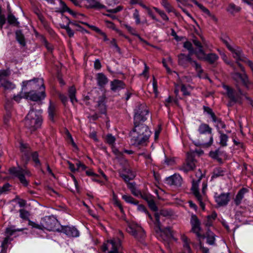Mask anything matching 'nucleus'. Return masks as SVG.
<instances>
[{"label":"nucleus","instance_id":"6e6552de","mask_svg":"<svg viewBox=\"0 0 253 253\" xmlns=\"http://www.w3.org/2000/svg\"><path fill=\"white\" fill-rule=\"evenodd\" d=\"M190 224L191 225L190 232L196 234L199 244L201 245V240L205 239V235L201 233V222L196 215L192 214L191 215Z\"/></svg>","mask_w":253,"mask_h":253},{"label":"nucleus","instance_id":"4468645a","mask_svg":"<svg viewBox=\"0 0 253 253\" xmlns=\"http://www.w3.org/2000/svg\"><path fill=\"white\" fill-rule=\"evenodd\" d=\"M196 162L194 153L192 152L187 153L186 163L181 166L180 169L187 173L189 171L194 169L196 167Z\"/></svg>","mask_w":253,"mask_h":253},{"label":"nucleus","instance_id":"f3484780","mask_svg":"<svg viewBox=\"0 0 253 253\" xmlns=\"http://www.w3.org/2000/svg\"><path fill=\"white\" fill-rule=\"evenodd\" d=\"M178 59L179 65L185 68L188 66V63H190L191 65H193V61H195L192 60L191 54L186 55L183 53H180L178 55Z\"/></svg>","mask_w":253,"mask_h":253},{"label":"nucleus","instance_id":"6ab92c4d","mask_svg":"<svg viewBox=\"0 0 253 253\" xmlns=\"http://www.w3.org/2000/svg\"><path fill=\"white\" fill-rule=\"evenodd\" d=\"M84 1V7L87 8H105L104 5L101 4L97 0H83Z\"/></svg>","mask_w":253,"mask_h":253},{"label":"nucleus","instance_id":"9b49d317","mask_svg":"<svg viewBox=\"0 0 253 253\" xmlns=\"http://www.w3.org/2000/svg\"><path fill=\"white\" fill-rule=\"evenodd\" d=\"M23 97L26 99H29L33 101H40L43 100L46 97L45 89L40 91L32 90L29 92H25Z\"/></svg>","mask_w":253,"mask_h":253},{"label":"nucleus","instance_id":"13d9d810","mask_svg":"<svg viewBox=\"0 0 253 253\" xmlns=\"http://www.w3.org/2000/svg\"><path fill=\"white\" fill-rule=\"evenodd\" d=\"M203 109L204 112H206L211 116V118H212V120L213 119V118L215 119L216 116L211 108L208 106H204L203 107Z\"/></svg>","mask_w":253,"mask_h":253},{"label":"nucleus","instance_id":"e433bc0d","mask_svg":"<svg viewBox=\"0 0 253 253\" xmlns=\"http://www.w3.org/2000/svg\"><path fill=\"white\" fill-rule=\"evenodd\" d=\"M195 4L197 5L204 12L208 14L209 16L211 17L213 19L216 21L217 19L213 15H212L210 10L205 7L203 4L199 3L198 1H195Z\"/></svg>","mask_w":253,"mask_h":253},{"label":"nucleus","instance_id":"49530a36","mask_svg":"<svg viewBox=\"0 0 253 253\" xmlns=\"http://www.w3.org/2000/svg\"><path fill=\"white\" fill-rule=\"evenodd\" d=\"M243 84L247 88H249V85L250 84L249 78L246 74H243L240 80Z\"/></svg>","mask_w":253,"mask_h":253},{"label":"nucleus","instance_id":"774afa93","mask_svg":"<svg viewBox=\"0 0 253 253\" xmlns=\"http://www.w3.org/2000/svg\"><path fill=\"white\" fill-rule=\"evenodd\" d=\"M29 225L31 226L32 227H34V228H35L37 229H41V230L43 229V227L42 226V222H41V224H38L33 221L29 220Z\"/></svg>","mask_w":253,"mask_h":253},{"label":"nucleus","instance_id":"69168bd1","mask_svg":"<svg viewBox=\"0 0 253 253\" xmlns=\"http://www.w3.org/2000/svg\"><path fill=\"white\" fill-rule=\"evenodd\" d=\"M140 197L143 199L145 200L147 202H148V201H150L151 200L153 199L152 196H151L150 194H149L147 193H146V192L142 193Z\"/></svg>","mask_w":253,"mask_h":253},{"label":"nucleus","instance_id":"473e14b6","mask_svg":"<svg viewBox=\"0 0 253 253\" xmlns=\"http://www.w3.org/2000/svg\"><path fill=\"white\" fill-rule=\"evenodd\" d=\"M15 35L16 39L19 43L21 45L25 46L26 45V42L25 41L24 36L22 33V31L21 30H17L15 32Z\"/></svg>","mask_w":253,"mask_h":253},{"label":"nucleus","instance_id":"09e8293b","mask_svg":"<svg viewBox=\"0 0 253 253\" xmlns=\"http://www.w3.org/2000/svg\"><path fill=\"white\" fill-rule=\"evenodd\" d=\"M204 175L202 174L201 170L199 169L198 171L196 173V176L197 177V180H193L192 182V186H193L194 183H197V189H198V185L199 183L202 179V177H203Z\"/></svg>","mask_w":253,"mask_h":253},{"label":"nucleus","instance_id":"052dcab7","mask_svg":"<svg viewBox=\"0 0 253 253\" xmlns=\"http://www.w3.org/2000/svg\"><path fill=\"white\" fill-rule=\"evenodd\" d=\"M147 203H148L149 207L152 211H157L158 207H157L153 199L151 200L150 201H148V202H147Z\"/></svg>","mask_w":253,"mask_h":253},{"label":"nucleus","instance_id":"393cba45","mask_svg":"<svg viewBox=\"0 0 253 253\" xmlns=\"http://www.w3.org/2000/svg\"><path fill=\"white\" fill-rule=\"evenodd\" d=\"M247 191L248 190L245 188H242L239 191L234 200V202L236 206H239L241 204V201L244 198V194L247 193Z\"/></svg>","mask_w":253,"mask_h":253},{"label":"nucleus","instance_id":"603ef678","mask_svg":"<svg viewBox=\"0 0 253 253\" xmlns=\"http://www.w3.org/2000/svg\"><path fill=\"white\" fill-rule=\"evenodd\" d=\"M153 9L158 13L159 14V15L161 16L162 18L165 20L168 21L169 20V18L168 17V16L166 15V14L165 13L164 11L160 10L159 8L156 7H154Z\"/></svg>","mask_w":253,"mask_h":253},{"label":"nucleus","instance_id":"a211bd4d","mask_svg":"<svg viewBox=\"0 0 253 253\" xmlns=\"http://www.w3.org/2000/svg\"><path fill=\"white\" fill-rule=\"evenodd\" d=\"M182 179L179 174H174L166 178V183L169 185L180 186L182 184Z\"/></svg>","mask_w":253,"mask_h":253},{"label":"nucleus","instance_id":"dca6fc26","mask_svg":"<svg viewBox=\"0 0 253 253\" xmlns=\"http://www.w3.org/2000/svg\"><path fill=\"white\" fill-rule=\"evenodd\" d=\"M214 197L216 203L219 206L227 205L230 199L229 193H222L220 195H216Z\"/></svg>","mask_w":253,"mask_h":253},{"label":"nucleus","instance_id":"72a5a7b5","mask_svg":"<svg viewBox=\"0 0 253 253\" xmlns=\"http://www.w3.org/2000/svg\"><path fill=\"white\" fill-rule=\"evenodd\" d=\"M34 79L29 81H25L22 82V90H25L27 88L33 90V88H35L36 87L34 86Z\"/></svg>","mask_w":253,"mask_h":253},{"label":"nucleus","instance_id":"f8f14e48","mask_svg":"<svg viewBox=\"0 0 253 253\" xmlns=\"http://www.w3.org/2000/svg\"><path fill=\"white\" fill-rule=\"evenodd\" d=\"M10 174L18 177L20 182L24 186H27L29 182L27 180L25 177V174L27 173V171L20 167H13L9 169Z\"/></svg>","mask_w":253,"mask_h":253},{"label":"nucleus","instance_id":"de8ad7c7","mask_svg":"<svg viewBox=\"0 0 253 253\" xmlns=\"http://www.w3.org/2000/svg\"><path fill=\"white\" fill-rule=\"evenodd\" d=\"M1 85L5 89H12L15 87V85L8 81H4Z\"/></svg>","mask_w":253,"mask_h":253},{"label":"nucleus","instance_id":"bf43d9fd","mask_svg":"<svg viewBox=\"0 0 253 253\" xmlns=\"http://www.w3.org/2000/svg\"><path fill=\"white\" fill-rule=\"evenodd\" d=\"M20 217L23 219H27L29 216V213L28 211L24 209H20L19 210Z\"/></svg>","mask_w":253,"mask_h":253},{"label":"nucleus","instance_id":"c85d7f7f","mask_svg":"<svg viewBox=\"0 0 253 253\" xmlns=\"http://www.w3.org/2000/svg\"><path fill=\"white\" fill-rule=\"evenodd\" d=\"M229 50L233 53V57L237 61L244 60V59H242V51L240 48L238 47L237 49H234L232 47Z\"/></svg>","mask_w":253,"mask_h":253},{"label":"nucleus","instance_id":"680f3d73","mask_svg":"<svg viewBox=\"0 0 253 253\" xmlns=\"http://www.w3.org/2000/svg\"><path fill=\"white\" fill-rule=\"evenodd\" d=\"M60 5L62 8V12H68L71 14H73V11L67 6L66 4L63 1H60Z\"/></svg>","mask_w":253,"mask_h":253},{"label":"nucleus","instance_id":"39448f33","mask_svg":"<svg viewBox=\"0 0 253 253\" xmlns=\"http://www.w3.org/2000/svg\"><path fill=\"white\" fill-rule=\"evenodd\" d=\"M198 131L200 134H207L209 137V141L205 142L202 140V143H198L196 144L197 146H201L202 148H206L210 147L213 143V138L212 134V128L209 125L205 123H202L199 126Z\"/></svg>","mask_w":253,"mask_h":253},{"label":"nucleus","instance_id":"ea45409f","mask_svg":"<svg viewBox=\"0 0 253 253\" xmlns=\"http://www.w3.org/2000/svg\"><path fill=\"white\" fill-rule=\"evenodd\" d=\"M197 73L198 76L200 78L202 77V74L204 73V71L202 68L201 65L199 64L196 61H193V65Z\"/></svg>","mask_w":253,"mask_h":253},{"label":"nucleus","instance_id":"338daca9","mask_svg":"<svg viewBox=\"0 0 253 253\" xmlns=\"http://www.w3.org/2000/svg\"><path fill=\"white\" fill-rule=\"evenodd\" d=\"M64 19L66 20V22L69 25L75 27H79L81 28L80 26L79 25L78 22L77 21H71L67 17H64Z\"/></svg>","mask_w":253,"mask_h":253},{"label":"nucleus","instance_id":"6e6d98bb","mask_svg":"<svg viewBox=\"0 0 253 253\" xmlns=\"http://www.w3.org/2000/svg\"><path fill=\"white\" fill-rule=\"evenodd\" d=\"M137 210L140 211H142L146 213L148 215L149 218L151 220H153L152 216H151V214H149V213L148 212V211L147 210L146 208L144 206H143V205H138L137 207Z\"/></svg>","mask_w":253,"mask_h":253},{"label":"nucleus","instance_id":"3c124183","mask_svg":"<svg viewBox=\"0 0 253 253\" xmlns=\"http://www.w3.org/2000/svg\"><path fill=\"white\" fill-rule=\"evenodd\" d=\"M116 141V138L111 134H108L106 136V142L110 145H113Z\"/></svg>","mask_w":253,"mask_h":253},{"label":"nucleus","instance_id":"c9c22d12","mask_svg":"<svg viewBox=\"0 0 253 253\" xmlns=\"http://www.w3.org/2000/svg\"><path fill=\"white\" fill-rule=\"evenodd\" d=\"M7 21L10 24L19 27V22L17 21L16 18L11 12L8 15Z\"/></svg>","mask_w":253,"mask_h":253},{"label":"nucleus","instance_id":"f704fd0d","mask_svg":"<svg viewBox=\"0 0 253 253\" xmlns=\"http://www.w3.org/2000/svg\"><path fill=\"white\" fill-rule=\"evenodd\" d=\"M218 133L220 134V145L222 147L226 146L227 145V142L228 139V136L223 133L221 130H218Z\"/></svg>","mask_w":253,"mask_h":253},{"label":"nucleus","instance_id":"2f4dec72","mask_svg":"<svg viewBox=\"0 0 253 253\" xmlns=\"http://www.w3.org/2000/svg\"><path fill=\"white\" fill-rule=\"evenodd\" d=\"M225 171L221 168L218 167L214 169L212 175L211 176V180L214 178H217L220 176H223L224 175Z\"/></svg>","mask_w":253,"mask_h":253},{"label":"nucleus","instance_id":"4d7b16f0","mask_svg":"<svg viewBox=\"0 0 253 253\" xmlns=\"http://www.w3.org/2000/svg\"><path fill=\"white\" fill-rule=\"evenodd\" d=\"M133 17L135 19V23L136 25H138L141 23L139 11L137 9H135L134 10Z\"/></svg>","mask_w":253,"mask_h":253},{"label":"nucleus","instance_id":"cd10ccee","mask_svg":"<svg viewBox=\"0 0 253 253\" xmlns=\"http://www.w3.org/2000/svg\"><path fill=\"white\" fill-rule=\"evenodd\" d=\"M205 235V238H207V243L210 245L215 244V235L211 231L208 230Z\"/></svg>","mask_w":253,"mask_h":253},{"label":"nucleus","instance_id":"1a4fd4ad","mask_svg":"<svg viewBox=\"0 0 253 253\" xmlns=\"http://www.w3.org/2000/svg\"><path fill=\"white\" fill-rule=\"evenodd\" d=\"M127 232L139 242H143L146 235L143 229L137 224H130L126 228Z\"/></svg>","mask_w":253,"mask_h":253},{"label":"nucleus","instance_id":"37998d69","mask_svg":"<svg viewBox=\"0 0 253 253\" xmlns=\"http://www.w3.org/2000/svg\"><path fill=\"white\" fill-rule=\"evenodd\" d=\"M161 4L168 12L170 13L174 11L173 7L170 5V4L168 2L167 0H162Z\"/></svg>","mask_w":253,"mask_h":253},{"label":"nucleus","instance_id":"412c9836","mask_svg":"<svg viewBox=\"0 0 253 253\" xmlns=\"http://www.w3.org/2000/svg\"><path fill=\"white\" fill-rule=\"evenodd\" d=\"M111 89L113 91H119L125 87V84L121 80H114L110 83Z\"/></svg>","mask_w":253,"mask_h":253},{"label":"nucleus","instance_id":"5701e85b","mask_svg":"<svg viewBox=\"0 0 253 253\" xmlns=\"http://www.w3.org/2000/svg\"><path fill=\"white\" fill-rule=\"evenodd\" d=\"M223 152L221 151L219 148L215 151H211L209 153V156L212 159L216 160L218 163L222 164L223 163L222 159L220 157Z\"/></svg>","mask_w":253,"mask_h":253},{"label":"nucleus","instance_id":"4c0bfd02","mask_svg":"<svg viewBox=\"0 0 253 253\" xmlns=\"http://www.w3.org/2000/svg\"><path fill=\"white\" fill-rule=\"evenodd\" d=\"M23 231V229L17 228L16 229L15 226H10L7 227L5 229V233L8 236H12L15 232L17 231Z\"/></svg>","mask_w":253,"mask_h":253},{"label":"nucleus","instance_id":"a19ab883","mask_svg":"<svg viewBox=\"0 0 253 253\" xmlns=\"http://www.w3.org/2000/svg\"><path fill=\"white\" fill-rule=\"evenodd\" d=\"M197 73L198 76L200 78L202 77V74L204 73V71L202 68L201 65L199 64L196 61H193V65Z\"/></svg>","mask_w":253,"mask_h":253},{"label":"nucleus","instance_id":"a878e982","mask_svg":"<svg viewBox=\"0 0 253 253\" xmlns=\"http://www.w3.org/2000/svg\"><path fill=\"white\" fill-rule=\"evenodd\" d=\"M224 88L226 89L227 91V95L228 98L230 99L231 101L236 102L237 101L238 98L235 96L233 89L228 85L224 86Z\"/></svg>","mask_w":253,"mask_h":253},{"label":"nucleus","instance_id":"4be33fe9","mask_svg":"<svg viewBox=\"0 0 253 253\" xmlns=\"http://www.w3.org/2000/svg\"><path fill=\"white\" fill-rule=\"evenodd\" d=\"M191 190L197 200L199 202L200 207L204 209L205 205L202 202V196L199 192V189H197V183H194L193 186L191 187Z\"/></svg>","mask_w":253,"mask_h":253},{"label":"nucleus","instance_id":"ddd939ff","mask_svg":"<svg viewBox=\"0 0 253 253\" xmlns=\"http://www.w3.org/2000/svg\"><path fill=\"white\" fill-rule=\"evenodd\" d=\"M197 55V58L199 60L205 61L211 65H214L218 60V56L214 53L206 54L205 51L199 52Z\"/></svg>","mask_w":253,"mask_h":253},{"label":"nucleus","instance_id":"0eeeda50","mask_svg":"<svg viewBox=\"0 0 253 253\" xmlns=\"http://www.w3.org/2000/svg\"><path fill=\"white\" fill-rule=\"evenodd\" d=\"M122 243L118 237L108 240L102 246V250L103 252L109 251L108 253H122Z\"/></svg>","mask_w":253,"mask_h":253},{"label":"nucleus","instance_id":"f03ea898","mask_svg":"<svg viewBox=\"0 0 253 253\" xmlns=\"http://www.w3.org/2000/svg\"><path fill=\"white\" fill-rule=\"evenodd\" d=\"M154 216V229L157 237L168 243L171 239L176 241L177 239L174 237L171 229L170 227H163L162 224L165 221L166 218L161 217L158 213H155Z\"/></svg>","mask_w":253,"mask_h":253},{"label":"nucleus","instance_id":"e2e57ef3","mask_svg":"<svg viewBox=\"0 0 253 253\" xmlns=\"http://www.w3.org/2000/svg\"><path fill=\"white\" fill-rule=\"evenodd\" d=\"M123 25L124 27H125L127 29V30L130 34H131L132 35H134V36H139L138 35L136 34V30L134 28H133L132 27H131V26H129L128 25H127L126 24H124Z\"/></svg>","mask_w":253,"mask_h":253},{"label":"nucleus","instance_id":"9d476101","mask_svg":"<svg viewBox=\"0 0 253 253\" xmlns=\"http://www.w3.org/2000/svg\"><path fill=\"white\" fill-rule=\"evenodd\" d=\"M58 220L53 216H45L42 219V226L43 229L48 231H60L58 228Z\"/></svg>","mask_w":253,"mask_h":253},{"label":"nucleus","instance_id":"8fccbe9b","mask_svg":"<svg viewBox=\"0 0 253 253\" xmlns=\"http://www.w3.org/2000/svg\"><path fill=\"white\" fill-rule=\"evenodd\" d=\"M61 28L66 30L69 37L71 38L74 36V33L71 28L69 27V25L67 23L66 25H61Z\"/></svg>","mask_w":253,"mask_h":253},{"label":"nucleus","instance_id":"2eb2a0df","mask_svg":"<svg viewBox=\"0 0 253 253\" xmlns=\"http://www.w3.org/2000/svg\"><path fill=\"white\" fill-rule=\"evenodd\" d=\"M59 231L64 233L69 237H77L80 235L79 230L74 226H62Z\"/></svg>","mask_w":253,"mask_h":253},{"label":"nucleus","instance_id":"79ce46f5","mask_svg":"<svg viewBox=\"0 0 253 253\" xmlns=\"http://www.w3.org/2000/svg\"><path fill=\"white\" fill-rule=\"evenodd\" d=\"M122 198L126 202L128 203H130L131 204L137 205L138 204L139 202L137 200L134 199L130 196L124 195L122 196Z\"/></svg>","mask_w":253,"mask_h":253},{"label":"nucleus","instance_id":"0e129e2a","mask_svg":"<svg viewBox=\"0 0 253 253\" xmlns=\"http://www.w3.org/2000/svg\"><path fill=\"white\" fill-rule=\"evenodd\" d=\"M120 176L127 183L135 177V175L133 174H131L130 176L125 174H121Z\"/></svg>","mask_w":253,"mask_h":253},{"label":"nucleus","instance_id":"20e7f679","mask_svg":"<svg viewBox=\"0 0 253 253\" xmlns=\"http://www.w3.org/2000/svg\"><path fill=\"white\" fill-rule=\"evenodd\" d=\"M20 150L23 153L22 160L24 164H27L32 157L33 161L35 163L36 167H41V163L39 159V154L37 151L31 153L30 148L26 144H21Z\"/></svg>","mask_w":253,"mask_h":253},{"label":"nucleus","instance_id":"5fc2aeb1","mask_svg":"<svg viewBox=\"0 0 253 253\" xmlns=\"http://www.w3.org/2000/svg\"><path fill=\"white\" fill-rule=\"evenodd\" d=\"M11 115L10 111L6 112V113L4 115V117H3V122L5 125H6V126L9 125V122L11 119Z\"/></svg>","mask_w":253,"mask_h":253},{"label":"nucleus","instance_id":"f257e3e1","mask_svg":"<svg viewBox=\"0 0 253 253\" xmlns=\"http://www.w3.org/2000/svg\"><path fill=\"white\" fill-rule=\"evenodd\" d=\"M151 133L146 125L143 123L134 124V127L129 132L131 145L137 147L146 146Z\"/></svg>","mask_w":253,"mask_h":253},{"label":"nucleus","instance_id":"7c9ffc66","mask_svg":"<svg viewBox=\"0 0 253 253\" xmlns=\"http://www.w3.org/2000/svg\"><path fill=\"white\" fill-rule=\"evenodd\" d=\"M104 98L101 97L99 98V100L97 101V108L101 114H105L106 113V105L104 103Z\"/></svg>","mask_w":253,"mask_h":253},{"label":"nucleus","instance_id":"7ed1b4c3","mask_svg":"<svg viewBox=\"0 0 253 253\" xmlns=\"http://www.w3.org/2000/svg\"><path fill=\"white\" fill-rule=\"evenodd\" d=\"M42 113V110H36L33 105L31 107L25 120V126L30 131H35L41 127L43 121Z\"/></svg>","mask_w":253,"mask_h":253},{"label":"nucleus","instance_id":"bb28decb","mask_svg":"<svg viewBox=\"0 0 253 253\" xmlns=\"http://www.w3.org/2000/svg\"><path fill=\"white\" fill-rule=\"evenodd\" d=\"M34 86H36L35 88H33V90H37L39 89L40 90L45 89L44 85L43 80L42 78H34Z\"/></svg>","mask_w":253,"mask_h":253},{"label":"nucleus","instance_id":"864d4df0","mask_svg":"<svg viewBox=\"0 0 253 253\" xmlns=\"http://www.w3.org/2000/svg\"><path fill=\"white\" fill-rule=\"evenodd\" d=\"M183 47L189 51V54H192L193 53L194 50L193 46L191 42L189 41H186L184 42Z\"/></svg>","mask_w":253,"mask_h":253},{"label":"nucleus","instance_id":"aec40b11","mask_svg":"<svg viewBox=\"0 0 253 253\" xmlns=\"http://www.w3.org/2000/svg\"><path fill=\"white\" fill-rule=\"evenodd\" d=\"M57 105L49 101V106L47 109L48 114V118L52 122H55L54 118L56 115Z\"/></svg>","mask_w":253,"mask_h":253},{"label":"nucleus","instance_id":"b1692460","mask_svg":"<svg viewBox=\"0 0 253 253\" xmlns=\"http://www.w3.org/2000/svg\"><path fill=\"white\" fill-rule=\"evenodd\" d=\"M96 80L97 84L99 86L103 87L108 82L106 76L102 73H99L96 75Z\"/></svg>","mask_w":253,"mask_h":253},{"label":"nucleus","instance_id":"58836bf2","mask_svg":"<svg viewBox=\"0 0 253 253\" xmlns=\"http://www.w3.org/2000/svg\"><path fill=\"white\" fill-rule=\"evenodd\" d=\"M69 96L70 98L71 101L74 103V102H77V99L75 96L76 90L74 86H71L69 89Z\"/></svg>","mask_w":253,"mask_h":253},{"label":"nucleus","instance_id":"a18cd8bd","mask_svg":"<svg viewBox=\"0 0 253 253\" xmlns=\"http://www.w3.org/2000/svg\"><path fill=\"white\" fill-rule=\"evenodd\" d=\"M212 121L216 123V126L218 129H219L220 128H225L226 127L225 124L222 121L221 119L220 118H218L216 117H215V119L213 118V119H212Z\"/></svg>","mask_w":253,"mask_h":253},{"label":"nucleus","instance_id":"423d86ee","mask_svg":"<svg viewBox=\"0 0 253 253\" xmlns=\"http://www.w3.org/2000/svg\"><path fill=\"white\" fill-rule=\"evenodd\" d=\"M149 110L145 103H137L134 109V124L143 123L147 120Z\"/></svg>","mask_w":253,"mask_h":253},{"label":"nucleus","instance_id":"c756f323","mask_svg":"<svg viewBox=\"0 0 253 253\" xmlns=\"http://www.w3.org/2000/svg\"><path fill=\"white\" fill-rule=\"evenodd\" d=\"M83 24H84L86 26H87L89 28H90L92 30L95 31L96 33L99 34L100 35H101L103 38L104 41H107L108 40V39L107 38L106 34L102 32L100 29H99L98 27L93 26V25H90L87 23L83 22Z\"/></svg>","mask_w":253,"mask_h":253},{"label":"nucleus","instance_id":"c03bdc74","mask_svg":"<svg viewBox=\"0 0 253 253\" xmlns=\"http://www.w3.org/2000/svg\"><path fill=\"white\" fill-rule=\"evenodd\" d=\"M193 43L197 48L198 50H196L194 52L196 57H197V55L198 54L199 52L201 50L204 51L203 49V46L200 41L197 40V39L193 40Z\"/></svg>","mask_w":253,"mask_h":253}]
</instances>
